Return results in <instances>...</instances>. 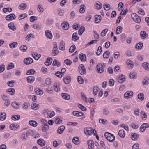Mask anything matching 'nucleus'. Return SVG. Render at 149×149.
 <instances>
[{
    "label": "nucleus",
    "mask_w": 149,
    "mask_h": 149,
    "mask_svg": "<svg viewBox=\"0 0 149 149\" xmlns=\"http://www.w3.org/2000/svg\"><path fill=\"white\" fill-rule=\"evenodd\" d=\"M35 132L32 130H28L26 132H24L22 133L21 135V138L22 140L24 141L26 140L29 135L33 136L35 135Z\"/></svg>",
    "instance_id": "obj_1"
},
{
    "label": "nucleus",
    "mask_w": 149,
    "mask_h": 149,
    "mask_svg": "<svg viewBox=\"0 0 149 149\" xmlns=\"http://www.w3.org/2000/svg\"><path fill=\"white\" fill-rule=\"evenodd\" d=\"M104 136L110 142H112L115 139V137L114 135L109 132H106L105 133Z\"/></svg>",
    "instance_id": "obj_2"
},
{
    "label": "nucleus",
    "mask_w": 149,
    "mask_h": 149,
    "mask_svg": "<svg viewBox=\"0 0 149 149\" xmlns=\"http://www.w3.org/2000/svg\"><path fill=\"white\" fill-rule=\"evenodd\" d=\"M105 66V64L104 63L99 64L97 65V72L101 74L104 71V68Z\"/></svg>",
    "instance_id": "obj_3"
},
{
    "label": "nucleus",
    "mask_w": 149,
    "mask_h": 149,
    "mask_svg": "<svg viewBox=\"0 0 149 149\" xmlns=\"http://www.w3.org/2000/svg\"><path fill=\"white\" fill-rule=\"evenodd\" d=\"M131 17L132 19L137 23H139L141 21L140 17L138 16L136 14L133 13L131 14Z\"/></svg>",
    "instance_id": "obj_4"
},
{
    "label": "nucleus",
    "mask_w": 149,
    "mask_h": 149,
    "mask_svg": "<svg viewBox=\"0 0 149 149\" xmlns=\"http://www.w3.org/2000/svg\"><path fill=\"white\" fill-rule=\"evenodd\" d=\"M16 18L15 15L13 13L10 14L6 16V19L7 21H11L14 20Z\"/></svg>",
    "instance_id": "obj_5"
},
{
    "label": "nucleus",
    "mask_w": 149,
    "mask_h": 149,
    "mask_svg": "<svg viewBox=\"0 0 149 149\" xmlns=\"http://www.w3.org/2000/svg\"><path fill=\"white\" fill-rule=\"evenodd\" d=\"M117 80L119 83H121L125 81V76L123 74L120 75L117 78Z\"/></svg>",
    "instance_id": "obj_6"
},
{
    "label": "nucleus",
    "mask_w": 149,
    "mask_h": 149,
    "mask_svg": "<svg viewBox=\"0 0 149 149\" xmlns=\"http://www.w3.org/2000/svg\"><path fill=\"white\" fill-rule=\"evenodd\" d=\"M84 132L86 135H90L93 132V129L91 127L86 128L84 129Z\"/></svg>",
    "instance_id": "obj_7"
},
{
    "label": "nucleus",
    "mask_w": 149,
    "mask_h": 149,
    "mask_svg": "<svg viewBox=\"0 0 149 149\" xmlns=\"http://www.w3.org/2000/svg\"><path fill=\"white\" fill-rule=\"evenodd\" d=\"M149 127V124L147 123L143 124L140 127V130L141 132L144 131L145 129Z\"/></svg>",
    "instance_id": "obj_8"
},
{
    "label": "nucleus",
    "mask_w": 149,
    "mask_h": 149,
    "mask_svg": "<svg viewBox=\"0 0 149 149\" xmlns=\"http://www.w3.org/2000/svg\"><path fill=\"white\" fill-rule=\"evenodd\" d=\"M24 63L26 65H29L32 63L33 62V59L30 57L27 58L24 60Z\"/></svg>",
    "instance_id": "obj_9"
},
{
    "label": "nucleus",
    "mask_w": 149,
    "mask_h": 149,
    "mask_svg": "<svg viewBox=\"0 0 149 149\" xmlns=\"http://www.w3.org/2000/svg\"><path fill=\"white\" fill-rule=\"evenodd\" d=\"M133 92L132 91H129L125 93L124 97L126 98H130L133 95Z\"/></svg>",
    "instance_id": "obj_10"
},
{
    "label": "nucleus",
    "mask_w": 149,
    "mask_h": 149,
    "mask_svg": "<svg viewBox=\"0 0 149 149\" xmlns=\"http://www.w3.org/2000/svg\"><path fill=\"white\" fill-rule=\"evenodd\" d=\"M46 36L49 39H52L53 36L51 31L50 30H46L45 32Z\"/></svg>",
    "instance_id": "obj_11"
},
{
    "label": "nucleus",
    "mask_w": 149,
    "mask_h": 149,
    "mask_svg": "<svg viewBox=\"0 0 149 149\" xmlns=\"http://www.w3.org/2000/svg\"><path fill=\"white\" fill-rule=\"evenodd\" d=\"M87 143L89 149H93L94 141L92 140H89L87 141Z\"/></svg>",
    "instance_id": "obj_12"
},
{
    "label": "nucleus",
    "mask_w": 149,
    "mask_h": 149,
    "mask_svg": "<svg viewBox=\"0 0 149 149\" xmlns=\"http://www.w3.org/2000/svg\"><path fill=\"white\" fill-rule=\"evenodd\" d=\"M65 127L63 125L60 126L57 129V133L58 134H61L63 132Z\"/></svg>",
    "instance_id": "obj_13"
},
{
    "label": "nucleus",
    "mask_w": 149,
    "mask_h": 149,
    "mask_svg": "<svg viewBox=\"0 0 149 149\" xmlns=\"http://www.w3.org/2000/svg\"><path fill=\"white\" fill-rule=\"evenodd\" d=\"M59 84L57 83H55L54 84V91L56 92H58L60 91Z\"/></svg>",
    "instance_id": "obj_14"
},
{
    "label": "nucleus",
    "mask_w": 149,
    "mask_h": 149,
    "mask_svg": "<svg viewBox=\"0 0 149 149\" xmlns=\"http://www.w3.org/2000/svg\"><path fill=\"white\" fill-rule=\"evenodd\" d=\"M95 23H98L100 22L102 19L101 16L100 15H95Z\"/></svg>",
    "instance_id": "obj_15"
},
{
    "label": "nucleus",
    "mask_w": 149,
    "mask_h": 149,
    "mask_svg": "<svg viewBox=\"0 0 149 149\" xmlns=\"http://www.w3.org/2000/svg\"><path fill=\"white\" fill-rule=\"evenodd\" d=\"M62 28L65 30L68 29L69 28V24L67 22H63L61 24Z\"/></svg>",
    "instance_id": "obj_16"
},
{
    "label": "nucleus",
    "mask_w": 149,
    "mask_h": 149,
    "mask_svg": "<svg viewBox=\"0 0 149 149\" xmlns=\"http://www.w3.org/2000/svg\"><path fill=\"white\" fill-rule=\"evenodd\" d=\"M63 80L65 83L66 84H68L71 81V78L69 76H67L64 77L63 78Z\"/></svg>",
    "instance_id": "obj_17"
},
{
    "label": "nucleus",
    "mask_w": 149,
    "mask_h": 149,
    "mask_svg": "<svg viewBox=\"0 0 149 149\" xmlns=\"http://www.w3.org/2000/svg\"><path fill=\"white\" fill-rule=\"evenodd\" d=\"M79 57L82 61H85L86 60V55L85 54L81 53L79 54Z\"/></svg>",
    "instance_id": "obj_18"
},
{
    "label": "nucleus",
    "mask_w": 149,
    "mask_h": 149,
    "mask_svg": "<svg viewBox=\"0 0 149 149\" xmlns=\"http://www.w3.org/2000/svg\"><path fill=\"white\" fill-rule=\"evenodd\" d=\"M65 44L63 42V40L61 41L60 45L59 47V49L61 50H64L65 49Z\"/></svg>",
    "instance_id": "obj_19"
},
{
    "label": "nucleus",
    "mask_w": 149,
    "mask_h": 149,
    "mask_svg": "<svg viewBox=\"0 0 149 149\" xmlns=\"http://www.w3.org/2000/svg\"><path fill=\"white\" fill-rule=\"evenodd\" d=\"M52 61V59L50 57L48 58L46 61L45 62V64L47 66H49L51 64Z\"/></svg>",
    "instance_id": "obj_20"
},
{
    "label": "nucleus",
    "mask_w": 149,
    "mask_h": 149,
    "mask_svg": "<svg viewBox=\"0 0 149 149\" xmlns=\"http://www.w3.org/2000/svg\"><path fill=\"white\" fill-rule=\"evenodd\" d=\"M61 96L62 98L66 100H69L70 99V96L69 95L65 93L61 94Z\"/></svg>",
    "instance_id": "obj_21"
},
{
    "label": "nucleus",
    "mask_w": 149,
    "mask_h": 149,
    "mask_svg": "<svg viewBox=\"0 0 149 149\" xmlns=\"http://www.w3.org/2000/svg\"><path fill=\"white\" fill-rule=\"evenodd\" d=\"M34 77L32 76H29L27 78V81L28 83H31L33 82L35 80Z\"/></svg>",
    "instance_id": "obj_22"
},
{
    "label": "nucleus",
    "mask_w": 149,
    "mask_h": 149,
    "mask_svg": "<svg viewBox=\"0 0 149 149\" xmlns=\"http://www.w3.org/2000/svg\"><path fill=\"white\" fill-rule=\"evenodd\" d=\"M36 93L39 95H42L44 93L43 91L42 90H40L38 88H36Z\"/></svg>",
    "instance_id": "obj_23"
},
{
    "label": "nucleus",
    "mask_w": 149,
    "mask_h": 149,
    "mask_svg": "<svg viewBox=\"0 0 149 149\" xmlns=\"http://www.w3.org/2000/svg\"><path fill=\"white\" fill-rule=\"evenodd\" d=\"M37 143L41 146H43L45 145L44 141L42 139H40L37 141Z\"/></svg>",
    "instance_id": "obj_24"
},
{
    "label": "nucleus",
    "mask_w": 149,
    "mask_h": 149,
    "mask_svg": "<svg viewBox=\"0 0 149 149\" xmlns=\"http://www.w3.org/2000/svg\"><path fill=\"white\" fill-rule=\"evenodd\" d=\"M49 126L47 124H44L43 125L42 131L44 132L47 131L49 129Z\"/></svg>",
    "instance_id": "obj_25"
},
{
    "label": "nucleus",
    "mask_w": 149,
    "mask_h": 149,
    "mask_svg": "<svg viewBox=\"0 0 149 149\" xmlns=\"http://www.w3.org/2000/svg\"><path fill=\"white\" fill-rule=\"evenodd\" d=\"M32 54L33 57L36 60H38L41 56L40 54H37V53H32Z\"/></svg>",
    "instance_id": "obj_26"
},
{
    "label": "nucleus",
    "mask_w": 149,
    "mask_h": 149,
    "mask_svg": "<svg viewBox=\"0 0 149 149\" xmlns=\"http://www.w3.org/2000/svg\"><path fill=\"white\" fill-rule=\"evenodd\" d=\"M141 38L142 39H145L147 38V34L145 31H141L140 33Z\"/></svg>",
    "instance_id": "obj_27"
},
{
    "label": "nucleus",
    "mask_w": 149,
    "mask_h": 149,
    "mask_svg": "<svg viewBox=\"0 0 149 149\" xmlns=\"http://www.w3.org/2000/svg\"><path fill=\"white\" fill-rule=\"evenodd\" d=\"M110 52L109 51H106L103 54V57L104 58L107 59L109 56Z\"/></svg>",
    "instance_id": "obj_28"
},
{
    "label": "nucleus",
    "mask_w": 149,
    "mask_h": 149,
    "mask_svg": "<svg viewBox=\"0 0 149 149\" xmlns=\"http://www.w3.org/2000/svg\"><path fill=\"white\" fill-rule=\"evenodd\" d=\"M6 92L11 95H13L15 93V90L13 88H9L7 89Z\"/></svg>",
    "instance_id": "obj_29"
},
{
    "label": "nucleus",
    "mask_w": 149,
    "mask_h": 149,
    "mask_svg": "<svg viewBox=\"0 0 149 149\" xmlns=\"http://www.w3.org/2000/svg\"><path fill=\"white\" fill-rule=\"evenodd\" d=\"M118 135L121 138H123L125 136V133L124 130H120L118 132Z\"/></svg>",
    "instance_id": "obj_30"
},
{
    "label": "nucleus",
    "mask_w": 149,
    "mask_h": 149,
    "mask_svg": "<svg viewBox=\"0 0 149 149\" xmlns=\"http://www.w3.org/2000/svg\"><path fill=\"white\" fill-rule=\"evenodd\" d=\"M8 27L10 29L13 31H14L16 29V28L14 26V24L13 22L9 23L8 25Z\"/></svg>",
    "instance_id": "obj_31"
},
{
    "label": "nucleus",
    "mask_w": 149,
    "mask_h": 149,
    "mask_svg": "<svg viewBox=\"0 0 149 149\" xmlns=\"http://www.w3.org/2000/svg\"><path fill=\"white\" fill-rule=\"evenodd\" d=\"M143 66L145 70H149V63L147 62H144L143 64Z\"/></svg>",
    "instance_id": "obj_32"
},
{
    "label": "nucleus",
    "mask_w": 149,
    "mask_h": 149,
    "mask_svg": "<svg viewBox=\"0 0 149 149\" xmlns=\"http://www.w3.org/2000/svg\"><path fill=\"white\" fill-rule=\"evenodd\" d=\"M122 27L120 26L117 27L116 31V34H118L120 33L122 31Z\"/></svg>",
    "instance_id": "obj_33"
},
{
    "label": "nucleus",
    "mask_w": 149,
    "mask_h": 149,
    "mask_svg": "<svg viewBox=\"0 0 149 149\" xmlns=\"http://www.w3.org/2000/svg\"><path fill=\"white\" fill-rule=\"evenodd\" d=\"M52 65L53 66H57V67H59L60 65V63L58 60L54 59L53 61Z\"/></svg>",
    "instance_id": "obj_34"
},
{
    "label": "nucleus",
    "mask_w": 149,
    "mask_h": 149,
    "mask_svg": "<svg viewBox=\"0 0 149 149\" xmlns=\"http://www.w3.org/2000/svg\"><path fill=\"white\" fill-rule=\"evenodd\" d=\"M55 113L54 111H47V115H48L47 117L48 118H50L52 117H53L55 115Z\"/></svg>",
    "instance_id": "obj_35"
},
{
    "label": "nucleus",
    "mask_w": 149,
    "mask_h": 149,
    "mask_svg": "<svg viewBox=\"0 0 149 149\" xmlns=\"http://www.w3.org/2000/svg\"><path fill=\"white\" fill-rule=\"evenodd\" d=\"M103 7L104 9L107 11L111 9L110 6L109 4L104 3L103 4Z\"/></svg>",
    "instance_id": "obj_36"
},
{
    "label": "nucleus",
    "mask_w": 149,
    "mask_h": 149,
    "mask_svg": "<svg viewBox=\"0 0 149 149\" xmlns=\"http://www.w3.org/2000/svg\"><path fill=\"white\" fill-rule=\"evenodd\" d=\"M29 123L33 127H36L38 125L36 121L34 120L30 121L29 122Z\"/></svg>",
    "instance_id": "obj_37"
},
{
    "label": "nucleus",
    "mask_w": 149,
    "mask_h": 149,
    "mask_svg": "<svg viewBox=\"0 0 149 149\" xmlns=\"http://www.w3.org/2000/svg\"><path fill=\"white\" fill-rule=\"evenodd\" d=\"M98 3H96L95 5V8L97 10L101 9L102 7L101 3L100 2H99Z\"/></svg>",
    "instance_id": "obj_38"
},
{
    "label": "nucleus",
    "mask_w": 149,
    "mask_h": 149,
    "mask_svg": "<svg viewBox=\"0 0 149 149\" xmlns=\"http://www.w3.org/2000/svg\"><path fill=\"white\" fill-rule=\"evenodd\" d=\"M73 40L74 41H76L79 38V37L77 36V33H74L72 35V36Z\"/></svg>",
    "instance_id": "obj_39"
},
{
    "label": "nucleus",
    "mask_w": 149,
    "mask_h": 149,
    "mask_svg": "<svg viewBox=\"0 0 149 149\" xmlns=\"http://www.w3.org/2000/svg\"><path fill=\"white\" fill-rule=\"evenodd\" d=\"M20 117V116L19 115H17L12 116L11 118L13 120L15 121L19 119Z\"/></svg>",
    "instance_id": "obj_40"
},
{
    "label": "nucleus",
    "mask_w": 149,
    "mask_h": 149,
    "mask_svg": "<svg viewBox=\"0 0 149 149\" xmlns=\"http://www.w3.org/2000/svg\"><path fill=\"white\" fill-rule=\"evenodd\" d=\"M12 107L15 109H17L19 108V104L15 102H12L11 104Z\"/></svg>",
    "instance_id": "obj_41"
},
{
    "label": "nucleus",
    "mask_w": 149,
    "mask_h": 149,
    "mask_svg": "<svg viewBox=\"0 0 149 149\" xmlns=\"http://www.w3.org/2000/svg\"><path fill=\"white\" fill-rule=\"evenodd\" d=\"M138 136H139L137 134L133 133L132 134L131 137L133 140H136L137 139Z\"/></svg>",
    "instance_id": "obj_42"
},
{
    "label": "nucleus",
    "mask_w": 149,
    "mask_h": 149,
    "mask_svg": "<svg viewBox=\"0 0 149 149\" xmlns=\"http://www.w3.org/2000/svg\"><path fill=\"white\" fill-rule=\"evenodd\" d=\"M143 46V44L142 43H139L135 46V47L137 49H141Z\"/></svg>",
    "instance_id": "obj_43"
},
{
    "label": "nucleus",
    "mask_w": 149,
    "mask_h": 149,
    "mask_svg": "<svg viewBox=\"0 0 149 149\" xmlns=\"http://www.w3.org/2000/svg\"><path fill=\"white\" fill-rule=\"evenodd\" d=\"M78 107L82 111H85L86 110V108L82 105L80 104H78Z\"/></svg>",
    "instance_id": "obj_44"
},
{
    "label": "nucleus",
    "mask_w": 149,
    "mask_h": 149,
    "mask_svg": "<svg viewBox=\"0 0 149 149\" xmlns=\"http://www.w3.org/2000/svg\"><path fill=\"white\" fill-rule=\"evenodd\" d=\"M0 116V120L2 121H4L6 118V113H1Z\"/></svg>",
    "instance_id": "obj_45"
},
{
    "label": "nucleus",
    "mask_w": 149,
    "mask_h": 149,
    "mask_svg": "<svg viewBox=\"0 0 149 149\" xmlns=\"http://www.w3.org/2000/svg\"><path fill=\"white\" fill-rule=\"evenodd\" d=\"M35 71L33 69H31L29 70L27 73L26 74L27 75L33 74H35Z\"/></svg>",
    "instance_id": "obj_46"
},
{
    "label": "nucleus",
    "mask_w": 149,
    "mask_h": 149,
    "mask_svg": "<svg viewBox=\"0 0 149 149\" xmlns=\"http://www.w3.org/2000/svg\"><path fill=\"white\" fill-rule=\"evenodd\" d=\"M17 43L16 42H14L9 44V46L11 48H15L17 45Z\"/></svg>",
    "instance_id": "obj_47"
},
{
    "label": "nucleus",
    "mask_w": 149,
    "mask_h": 149,
    "mask_svg": "<svg viewBox=\"0 0 149 149\" xmlns=\"http://www.w3.org/2000/svg\"><path fill=\"white\" fill-rule=\"evenodd\" d=\"M27 16V15L26 13L22 14L20 15L19 17V20H22V19L26 17Z\"/></svg>",
    "instance_id": "obj_48"
},
{
    "label": "nucleus",
    "mask_w": 149,
    "mask_h": 149,
    "mask_svg": "<svg viewBox=\"0 0 149 149\" xmlns=\"http://www.w3.org/2000/svg\"><path fill=\"white\" fill-rule=\"evenodd\" d=\"M138 98L141 101H142L144 99V94L143 93H141L138 95Z\"/></svg>",
    "instance_id": "obj_49"
},
{
    "label": "nucleus",
    "mask_w": 149,
    "mask_h": 149,
    "mask_svg": "<svg viewBox=\"0 0 149 149\" xmlns=\"http://www.w3.org/2000/svg\"><path fill=\"white\" fill-rule=\"evenodd\" d=\"M136 72H134L130 73L129 74V77L130 78H136Z\"/></svg>",
    "instance_id": "obj_50"
},
{
    "label": "nucleus",
    "mask_w": 149,
    "mask_h": 149,
    "mask_svg": "<svg viewBox=\"0 0 149 149\" xmlns=\"http://www.w3.org/2000/svg\"><path fill=\"white\" fill-rule=\"evenodd\" d=\"M126 63L127 66L130 65V67L132 68L133 66V62L131 60H127L126 61Z\"/></svg>",
    "instance_id": "obj_51"
},
{
    "label": "nucleus",
    "mask_w": 149,
    "mask_h": 149,
    "mask_svg": "<svg viewBox=\"0 0 149 149\" xmlns=\"http://www.w3.org/2000/svg\"><path fill=\"white\" fill-rule=\"evenodd\" d=\"M77 80L79 83L81 84L84 82V80L81 77L79 76L77 78Z\"/></svg>",
    "instance_id": "obj_52"
},
{
    "label": "nucleus",
    "mask_w": 149,
    "mask_h": 149,
    "mask_svg": "<svg viewBox=\"0 0 149 149\" xmlns=\"http://www.w3.org/2000/svg\"><path fill=\"white\" fill-rule=\"evenodd\" d=\"M39 105L36 103H34L32 104V109L34 110L38 109L39 108Z\"/></svg>",
    "instance_id": "obj_53"
},
{
    "label": "nucleus",
    "mask_w": 149,
    "mask_h": 149,
    "mask_svg": "<svg viewBox=\"0 0 149 149\" xmlns=\"http://www.w3.org/2000/svg\"><path fill=\"white\" fill-rule=\"evenodd\" d=\"M76 49V46L74 45H73L71 46L69 49V52L70 53L73 52Z\"/></svg>",
    "instance_id": "obj_54"
},
{
    "label": "nucleus",
    "mask_w": 149,
    "mask_h": 149,
    "mask_svg": "<svg viewBox=\"0 0 149 149\" xmlns=\"http://www.w3.org/2000/svg\"><path fill=\"white\" fill-rule=\"evenodd\" d=\"M85 30V28L84 27H81L79 30L78 31L79 34L80 35H81L83 33L84 31Z\"/></svg>",
    "instance_id": "obj_55"
},
{
    "label": "nucleus",
    "mask_w": 149,
    "mask_h": 149,
    "mask_svg": "<svg viewBox=\"0 0 149 149\" xmlns=\"http://www.w3.org/2000/svg\"><path fill=\"white\" fill-rule=\"evenodd\" d=\"M108 31V29L107 28L104 29L101 33V36L102 37L104 36L105 35L106 33Z\"/></svg>",
    "instance_id": "obj_56"
},
{
    "label": "nucleus",
    "mask_w": 149,
    "mask_h": 149,
    "mask_svg": "<svg viewBox=\"0 0 149 149\" xmlns=\"http://www.w3.org/2000/svg\"><path fill=\"white\" fill-rule=\"evenodd\" d=\"M114 56L116 59H118L120 56V53L119 52H116L114 54Z\"/></svg>",
    "instance_id": "obj_57"
},
{
    "label": "nucleus",
    "mask_w": 149,
    "mask_h": 149,
    "mask_svg": "<svg viewBox=\"0 0 149 149\" xmlns=\"http://www.w3.org/2000/svg\"><path fill=\"white\" fill-rule=\"evenodd\" d=\"M62 122V120L59 117H57L56 118L55 123L56 124L61 123Z\"/></svg>",
    "instance_id": "obj_58"
},
{
    "label": "nucleus",
    "mask_w": 149,
    "mask_h": 149,
    "mask_svg": "<svg viewBox=\"0 0 149 149\" xmlns=\"http://www.w3.org/2000/svg\"><path fill=\"white\" fill-rule=\"evenodd\" d=\"M149 83V78H146L143 81V85H147Z\"/></svg>",
    "instance_id": "obj_59"
},
{
    "label": "nucleus",
    "mask_w": 149,
    "mask_h": 149,
    "mask_svg": "<svg viewBox=\"0 0 149 149\" xmlns=\"http://www.w3.org/2000/svg\"><path fill=\"white\" fill-rule=\"evenodd\" d=\"M102 51V48L101 46H99L98 48V49L96 52V54L97 55H99Z\"/></svg>",
    "instance_id": "obj_60"
},
{
    "label": "nucleus",
    "mask_w": 149,
    "mask_h": 149,
    "mask_svg": "<svg viewBox=\"0 0 149 149\" xmlns=\"http://www.w3.org/2000/svg\"><path fill=\"white\" fill-rule=\"evenodd\" d=\"M46 92L48 93L52 94L53 93V91L51 88L48 87L46 89Z\"/></svg>",
    "instance_id": "obj_61"
},
{
    "label": "nucleus",
    "mask_w": 149,
    "mask_h": 149,
    "mask_svg": "<svg viewBox=\"0 0 149 149\" xmlns=\"http://www.w3.org/2000/svg\"><path fill=\"white\" fill-rule=\"evenodd\" d=\"M64 63L67 65H70L72 63V61L69 59H66L64 61Z\"/></svg>",
    "instance_id": "obj_62"
},
{
    "label": "nucleus",
    "mask_w": 149,
    "mask_h": 149,
    "mask_svg": "<svg viewBox=\"0 0 149 149\" xmlns=\"http://www.w3.org/2000/svg\"><path fill=\"white\" fill-rule=\"evenodd\" d=\"M45 81L46 84L47 85H50L51 84V79L50 78H47Z\"/></svg>",
    "instance_id": "obj_63"
},
{
    "label": "nucleus",
    "mask_w": 149,
    "mask_h": 149,
    "mask_svg": "<svg viewBox=\"0 0 149 149\" xmlns=\"http://www.w3.org/2000/svg\"><path fill=\"white\" fill-rule=\"evenodd\" d=\"M29 106H30L29 104L27 102H25L23 104V108L24 109H27L28 108Z\"/></svg>",
    "instance_id": "obj_64"
}]
</instances>
